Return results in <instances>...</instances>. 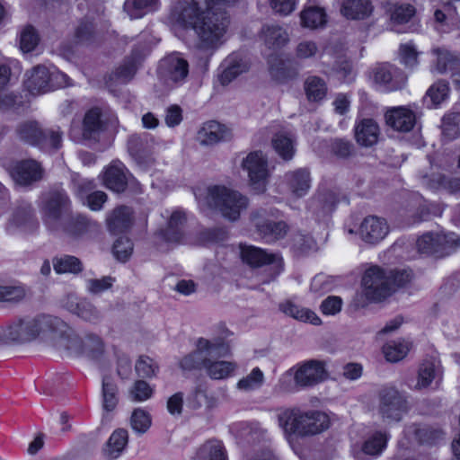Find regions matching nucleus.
<instances>
[{
    "label": "nucleus",
    "instance_id": "f257e3e1",
    "mask_svg": "<svg viewBox=\"0 0 460 460\" xmlns=\"http://www.w3.org/2000/svg\"><path fill=\"white\" fill-rule=\"evenodd\" d=\"M171 21L181 28L194 31L199 47L205 50L216 49L225 41L230 17L222 7L200 0L177 2L172 8Z\"/></svg>",
    "mask_w": 460,
    "mask_h": 460
},
{
    "label": "nucleus",
    "instance_id": "f03ea898",
    "mask_svg": "<svg viewBox=\"0 0 460 460\" xmlns=\"http://www.w3.org/2000/svg\"><path fill=\"white\" fill-rule=\"evenodd\" d=\"M230 347L224 339L199 338L195 349L182 357L179 362L183 371L203 370L213 380L227 378L235 369V364L221 360L230 354Z\"/></svg>",
    "mask_w": 460,
    "mask_h": 460
},
{
    "label": "nucleus",
    "instance_id": "7ed1b4c3",
    "mask_svg": "<svg viewBox=\"0 0 460 460\" xmlns=\"http://www.w3.org/2000/svg\"><path fill=\"white\" fill-rule=\"evenodd\" d=\"M59 326H63L59 317L52 314L18 318L9 325L0 327V344L25 343L37 338L49 340L51 329Z\"/></svg>",
    "mask_w": 460,
    "mask_h": 460
},
{
    "label": "nucleus",
    "instance_id": "20e7f679",
    "mask_svg": "<svg viewBox=\"0 0 460 460\" xmlns=\"http://www.w3.org/2000/svg\"><path fill=\"white\" fill-rule=\"evenodd\" d=\"M206 200L210 208L218 210L230 221L238 220L249 205L248 198L239 191L218 185L208 188Z\"/></svg>",
    "mask_w": 460,
    "mask_h": 460
},
{
    "label": "nucleus",
    "instance_id": "39448f33",
    "mask_svg": "<svg viewBox=\"0 0 460 460\" xmlns=\"http://www.w3.org/2000/svg\"><path fill=\"white\" fill-rule=\"evenodd\" d=\"M70 84L69 77L54 66L38 65L25 73L24 86L33 95L43 94Z\"/></svg>",
    "mask_w": 460,
    "mask_h": 460
},
{
    "label": "nucleus",
    "instance_id": "423d86ee",
    "mask_svg": "<svg viewBox=\"0 0 460 460\" xmlns=\"http://www.w3.org/2000/svg\"><path fill=\"white\" fill-rule=\"evenodd\" d=\"M71 201L62 189H53L41 197L43 220L53 230L59 227L63 217L69 214Z\"/></svg>",
    "mask_w": 460,
    "mask_h": 460
},
{
    "label": "nucleus",
    "instance_id": "0eeeda50",
    "mask_svg": "<svg viewBox=\"0 0 460 460\" xmlns=\"http://www.w3.org/2000/svg\"><path fill=\"white\" fill-rule=\"evenodd\" d=\"M117 124L118 118L110 109L91 108L85 112L83 119L82 137L84 140L97 141L101 133Z\"/></svg>",
    "mask_w": 460,
    "mask_h": 460
},
{
    "label": "nucleus",
    "instance_id": "6e6552de",
    "mask_svg": "<svg viewBox=\"0 0 460 460\" xmlns=\"http://www.w3.org/2000/svg\"><path fill=\"white\" fill-rule=\"evenodd\" d=\"M362 285L365 296L371 301H382L393 293L392 281L387 271L378 266L370 267L366 270Z\"/></svg>",
    "mask_w": 460,
    "mask_h": 460
},
{
    "label": "nucleus",
    "instance_id": "1a4fd4ad",
    "mask_svg": "<svg viewBox=\"0 0 460 460\" xmlns=\"http://www.w3.org/2000/svg\"><path fill=\"white\" fill-rule=\"evenodd\" d=\"M242 166L248 172L252 186L259 192H263L270 176L266 155L261 151L251 152L243 160Z\"/></svg>",
    "mask_w": 460,
    "mask_h": 460
},
{
    "label": "nucleus",
    "instance_id": "9d476101",
    "mask_svg": "<svg viewBox=\"0 0 460 460\" xmlns=\"http://www.w3.org/2000/svg\"><path fill=\"white\" fill-rule=\"evenodd\" d=\"M59 322L63 326L58 329H51L49 340L51 345L59 351H64L67 355H80L83 351V340L75 332V331L62 319Z\"/></svg>",
    "mask_w": 460,
    "mask_h": 460
},
{
    "label": "nucleus",
    "instance_id": "9b49d317",
    "mask_svg": "<svg viewBox=\"0 0 460 460\" xmlns=\"http://www.w3.org/2000/svg\"><path fill=\"white\" fill-rule=\"evenodd\" d=\"M380 412L389 421H399L407 411L404 397L393 387H384L380 393Z\"/></svg>",
    "mask_w": 460,
    "mask_h": 460
},
{
    "label": "nucleus",
    "instance_id": "f8f14e48",
    "mask_svg": "<svg viewBox=\"0 0 460 460\" xmlns=\"http://www.w3.org/2000/svg\"><path fill=\"white\" fill-rule=\"evenodd\" d=\"M327 376L324 364L313 359L297 367L294 374V381L300 387H310L325 380Z\"/></svg>",
    "mask_w": 460,
    "mask_h": 460
},
{
    "label": "nucleus",
    "instance_id": "ddd939ff",
    "mask_svg": "<svg viewBox=\"0 0 460 460\" xmlns=\"http://www.w3.org/2000/svg\"><path fill=\"white\" fill-rule=\"evenodd\" d=\"M389 433H373L362 443L351 445L350 453L355 460H369L370 457L380 456L386 448Z\"/></svg>",
    "mask_w": 460,
    "mask_h": 460
},
{
    "label": "nucleus",
    "instance_id": "4468645a",
    "mask_svg": "<svg viewBox=\"0 0 460 460\" xmlns=\"http://www.w3.org/2000/svg\"><path fill=\"white\" fill-rule=\"evenodd\" d=\"M159 74L167 83H181L189 75V63L180 54H171L161 60Z\"/></svg>",
    "mask_w": 460,
    "mask_h": 460
},
{
    "label": "nucleus",
    "instance_id": "2eb2a0df",
    "mask_svg": "<svg viewBox=\"0 0 460 460\" xmlns=\"http://www.w3.org/2000/svg\"><path fill=\"white\" fill-rule=\"evenodd\" d=\"M265 209H257L251 214V219L256 226L260 234L269 241H275L283 238L288 230L284 221H271L266 218Z\"/></svg>",
    "mask_w": 460,
    "mask_h": 460
},
{
    "label": "nucleus",
    "instance_id": "dca6fc26",
    "mask_svg": "<svg viewBox=\"0 0 460 460\" xmlns=\"http://www.w3.org/2000/svg\"><path fill=\"white\" fill-rule=\"evenodd\" d=\"M242 261L252 268H259L272 264L274 279L281 270L280 261L275 254L267 253L264 250L252 245H240Z\"/></svg>",
    "mask_w": 460,
    "mask_h": 460
},
{
    "label": "nucleus",
    "instance_id": "f3484780",
    "mask_svg": "<svg viewBox=\"0 0 460 460\" xmlns=\"http://www.w3.org/2000/svg\"><path fill=\"white\" fill-rule=\"evenodd\" d=\"M435 56L433 69L438 74L450 73L454 81L460 82V54L453 52L444 47H437L431 49Z\"/></svg>",
    "mask_w": 460,
    "mask_h": 460
},
{
    "label": "nucleus",
    "instance_id": "a211bd4d",
    "mask_svg": "<svg viewBox=\"0 0 460 460\" xmlns=\"http://www.w3.org/2000/svg\"><path fill=\"white\" fill-rule=\"evenodd\" d=\"M128 148L137 164L146 170L155 164L153 147L146 137L133 135L128 139Z\"/></svg>",
    "mask_w": 460,
    "mask_h": 460
},
{
    "label": "nucleus",
    "instance_id": "6ab92c4d",
    "mask_svg": "<svg viewBox=\"0 0 460 460\" xmlns=\"http://www.w3.org/2000/svg\"><path fill=\"white\" fill-rule=\"evenodd\" d=\"M65 307L83 321L93 324H97L102 319L101 311L87 299H78L73 296H68Z\"/></svg>",
    "mask_w": 460,
    "mask_h": 460
},
{
    "label": "nucleus",
    "instance_id": "aec40b11",
    "mask_svg": "<svg viewBox=\"0 0 460 460\" xmlns=\"http://www.w3.org/2000/svg\"><path fill=\"white\" fill-rule=\"evenodd\" d=\"M373 74L375 83L385 86L388 91L402 89L407 80L406 75L401 70L390 65L376 66Z\"/></svg>",
    "mask_w": 460,
    "mask_h": 460
},
{
    "label": "nucleus",
    "instance_id": "412c9836",
    "mask_svg": "<svg viewBox=\"0 0 460 460\" xmlns=\"http://www.w3.org/2000/svg\"><path fill=\"white\" fill-rule=\"evenodd\" d=\"M389 227L385 218L368 216L364 218L359 226L361 239L368 243H376L388 234Z\"/></svg>",
    "mask_w": 460,
    "mask_h": 460
},
{
    "label": "nucleus",
    "instance_id": "4be33fe9",
    "mask_svg": "<svg viewBox=\"0 0 460 460\" xmlns=\"http://www.w3.org/2000/svg\"><path fill=\"white\" fill-rule=\"evenodd\" d=\"M232 130L217 121L206 122L198 131L197 139L202 146H212L232 138Z\"/></svg>",
    "mask_w": 460,
    "mask_h": 460
},
{
    "label": "nucleus",
    "instance_id": "5701e85b",
    "mask_svg": "<svg viewBox=\"0 0 460 460\" xmlns=\"http://www.w3.org/2000/svg\"><path fill=\"white\" fill-rule=\"evenodd\" d=\"M385 119L389 127L400 132L411 131L416 122L414 112L404 106L388 109L385 114Z\"/></svg>",
    "mask_w": 460,
    "mask_h": 460
},
{
    "label": "nucleus",
    "instance_id": "b1692460",
    "mask_svg": "<svg viewBox=\"0 0 460 460\" xmlns=\"http://www.w3.org/2000/svg\"><path fill=\"white\" fill-rule=\"evenodd\" d=\"M42 168L34 160H25L17 163L12 169L13 179L20 185H28L42 178Z\"/></svg>",
    "mask_w": 460,
    "mask_h": 460
},
{
    "label": "nucleus",
    "instance_id": "393cba45",
    "mask_svg": "<svg viewBox=\"0 0 460 460\" xmlns=\"http://www.w3.org/2000/svg\"><path fill=\"white\" fill-rule=\"evenodd\" d=\"M441 379L442 369L439 361L433 358L424 359L419 367L415 389L428 388L433 382L438 385Z\"/></svg>",
    "mask_w": 460,
    "mask_h": 460
},
{
    "label": "nucleus",
    "instance_id": "a878e982",
    "mask_svg": "<svg viewBox=\"0 0 460 460\" xmlns=\"http://www.w3.org/2000/svg\"><path fill=\"white\" fill-rule=\"evenodd\" d=\"M43 130L39 121L26 119L16 125L14 134L19 141L38 147L40 137H43Z\"/></svg>",
    "mask_w": 460,
    "mask_h": 460
},
{
    "label": "nucleus",
    "instance_id": "bb28decb",
    "mask_svg": "<svg viewBox=\"0 0 460 460\" xmlns=\"http://www.w3.org/2000/svg\"><path fill=\"white\" fill-rule=\"evenodd\" d=\"M285 181L289 191L296 198L306 195L311 187L310 172L304 168L288 172Z\"/></svg>",
    "mask_w": 460,
    "mask_h": 460
},
{
    "label": "nucleus",
    "instance_id": "cd10ccee",
    "mask_svg": "<svg viewBox=\"0 0 460 460\" xmlns=\"http://www.w3.org/2000/svg\"><path fill=\"white\" fill-rule=\"evenodd\" d=\"M125 170L126 169L121 163H112L104 172V185L114 192H123L128 185V178L126 176Z\"/></svg>",
    "mask_w": 460,
    "mask_h": 460
},
{
    "label": "nucleus",
    "instance_id": "c85d7f7f",
    "mask_svg": "<svg viewBox=\"0 0 460 460\" xmlns=\"http://www.w3.org/2000/svg\"><path fill=\"white\" fill-rule=\"evenodd\" d=\"M107 227L114 234L127 231L132 225V211L128 207L115 208L107 217Z\"/></svg>",
    "mask_w": 460,
    "mask_h": 460
},
{
    "label": "nucleus",
    "instance_id": "c756f323",
    "mask_svg": "<svg viewBox=\"0 0 460 460\" xmlns=\"http://www.w3.org/2000/svg\"><path fill=\"white\" fill-rule=\"evenodd\" d=\"M186 217L183 212L175 210L172 213L165 228L159 234L169 243H180L183 237Z\"/></svg>",
    "mask_w": 460,
    "mask_h": 460
},
{
    "label": "nucleus",
    "instance_id": "7c9ffc66",
    "mask_svg": "<svg viewBox=\"0 0 460 460\" xmlns=\"http://www.w3.org/2000/svg\"><path fill=\"white\" fill-rule=\"evenodd\" d=\"M300 24L309 30L323 28L327 23L325 10L318 5H305L300 12Z\"/></svg>",
    "mask_w": 460,
    "mask_h": 460
},
{
    "label": "nucleus",
    "instance_id": "2f4dec72",
    "mask_svg": "<svg viewBox=\"0 0 460 460\" xmlns=\"http://www.w3.org/2000/svg\"><path fill=\"white\" fill-rule=\"evenodd\" d=\"M380 130L377 123L372 119H363L355 128L357 142L363 146H371L378 140Z\"/></svg>",
    "mask_w": 460,
    "mask_h": 460
},
{
    "label": "nucleus",
    "instance_id": "473e14b6",
    "mask_svg": "<svg viewBox=\"0 0 460 460\" xmlns=\"http://www.w3.org/2000/svg\"><path fill=\"white\" fill-rule=\"evenodd\" d=\"M305 412L298 409H285L278 414L279 427L284 431H305Z\"/></svg>",
    "mask_w": 460,
    "mask_h": 460
},
{
    "label": "nucleus",
    "instance_id": "72a5a7b5",
    "mask_svg": "<svg viewBox=\"0 0 460 460\" xmlns=\"http://www.w3.org/2000/svg\"><path fill=\"white\" fill-rule=\"evenodd\" d=\"M372 10L369 0H344L341 13L347 19L363 20L371 14Z\"/></svg>",
    "mask_w": 460,
    "mask_h": 460
},
{
    "label": "nucleus",
    "instance_id": "f704fd0d",
    "mask_svg": "<svg viewBox=\"0 0 460 460\" xmlns=\"http://www.w3.org/2000/svg\"><path fill=\"white\" fill-rule=\"evenodd\" d=\"M193 460H228V458L223 442L209 439L198 448Z\"/></svg>",
    "mask_w": 460,
    "mask_h": 460
},
{
    "label": "nucleus",
    "instance_id": "c9c22d12",
    "mask_svg": "<svg viewBox=\"0 0 460 460\" xmlns=\"http://www.w3.org/2000/svg\"><path fill=\"white\" fill-rule=\"evenodd\" d=\"M261 39L270 49H280L289 41L286 29L277 24L265 25L261 29Z\"/></svg>",
    "mask_w": 460,
    "mask_h": 460
},
{
    "label": "nucleus",
    "instance_id": "e433bc0d",
    "mask_svg": "<svg viewBox=\"0 0 460 460\" xmlns=\"http://www.w3.org/2000/svg\"><path fill=\"white\" fill-rule=\"evenodd\" d=\"M295 139L284 132L276 133L271 145L275 152L285 161H290L296 153Z\"/></svg>",
    "mask_w": 460,
    "mask_h": 460
},
{
    "label": "nucleus",
    "instance_id": "4c0bfd02",
    "mask_svg": "<svg viewBox=\"0 0 460 460\" xmlns=\"http://www.w3.org/2000/svg\"><path fill=\"white\" fill-rule=\"evenodd\" d=\"M102 408L106 411H112L119 402V389L111 376H104L102 383Z\"/></svg>",
    "mask_w": 460,
    "mask_h": 460
},
{
    "label": "nucleus",
    "instance_id": "58836bf2",
    "mask_svg": "<svg viewBox=\"0 0 460 460\" xmlns=\"http://www.w3.org/2000/svg\"><path fill=\"white\" fill-rule=\"evenodd\" d=\"M281 310L288 316L301 321L305 323H310L314 325H320L322 323L321 319L317 316V314L308 309L293 304L291 302H287L281 305Z\"/></svg>",
    "mask_w": 460,
    "mask_h": 460
},
{
    "label": "nucleus",
    "instance_id": "ea45409f",
    "mask_svg": "<svg viewBox=\"0 0 460 460\" xmlns=\"http://www.w3.org/2000/svg\"><path fill=\"white\" fill-rule=\"evenodd\" d=\"M60 225L66 234L73 236H80L96 226L94 222L82 215L71 217Z\"/></svg>",
    "mask_w": 460,
    "mask_h": 460
},
{
    "label": "nucleus",
    "instance_id": "a19ab883",
    "mask_svg": "<svg viewBox=\"0 0 460 460\" xmlns=\"http://www.w3.org/2000/svg\"><path fill=\"white\" fill-rule=\"evenodd\" d=\"M53 269L58 274H78L83 271L82 261L73 255H62L52 260Z\"/></svg>",
    "mask_w": 460,
    "mask_h": 460
},
{
    "label": "nucleus",
    "instance_id": "79ce46f5",
    "mask_svg": "<svg viewBox=\"0 0 460 460\" xmlns=\"http://www.w3.org/2000/svg\"><path fill=\"white\" fill-rule=\"evenodd\" d=\"M269 70L271 77L279 83L293 79L296 75L293 68L277 56H272L269 59Z\"/></svg>",
    "mask_w": 460,
    "mask_h": 460
},
{
    "label": "nucleus",
    "instance_id": "37998d69",
    "mask_svg": "<svg viewBox=\"0 0 460 460\" xmlns=\"http://www.w3.org/2000/svg\"><path fill=\"white\" fill-rule=\"evenodd\" d=\"M305 431H324L331 428L332 419L323 411H311L305 412Z\"/></svg>",
    "mask_w": 460,
    "mask_h": 460
},
{
    "label": "nucleus",
    "instance_id": "c03bdc74",
    "mask_svg": "<svg viewBox=\"0 0 460 460\" xmlns=\"http://www.w3.org/2000/svg\"><path fill=\"white\" fill-rule=\"evenodd\" d=\"M39 142L38 147L47 152H57L62 147L63 132L59 128L43 130V137Z\"/></svg>",
    "mask_w": 460,
    "mask_h": 460
},
{
    "label": "nucleus",
    "instance_id": "a18cd8bd",
    "mask_svg": "<svg viewBox=\"0 0 460 460\" xmlns=\"http://www.w3.org/2000/svg\"><path fill=\"white\" fill-rule=\"evenodd\" d=\"M188 404L192 409H199L205 407L213 409L217 405V399L206 389L198 386L188 399Z\"/></svg>",
    "mask_w": 460,
    "mask_h": 460
},
{
    "label": "nucleus",
    "instance_id": "49530a36",
    "mask_svg": "<svg viewBox=\"0 0 460 460\" xmlns=\"http://www.w3.org/2000/svg\"><path fill=\"white\" fill-rule=\"evenodd\" d=\"M33 210L29 203H22L13 211L9 220L7 229L14 231L26 226L32 218Z\"/></svg>",
    "mask_w": 460,
    "mask_h": 460
},
{
    "label": "nucleus",
    "instance_id": "de8ad7c7",
    "mask_svg": "<svg viewBox=\"0 0 460 460\" xmlns=\"http://www.w3.org/2000/svg\"><path fill=\"white\" fill-rule=\"evenodd\" d=\"M159 0H127L124 10L132 19L142 17L147 12L155 10Z\"/></svg>",
    "mask_w": 460,
    "mask_h": 460
},
{
    "label": "nucleus",
    "instance_id": "09e8293b",
    "mask_svg": "<svg viewBox=\"0 0 460 460\" xmlns=\"http://www.w3.org/2000/svg\"><path fill=\"white\" fill-rule=\"evenodd\" d=\"M128 433H111L103 447V455L110 459H116L128 444Z\"/></svg>",
    "mask_w": 460,
    "mask_h": 460
},
{
    "label": "nucleus",
    "instance_id": "8fccbe9b",
    "mask_svg": "<svg viewBox=\"0 0 460 460\" xmlns=\"http://www.w3.org/2000/svg\"><path fill=\"white\" fill-rule=\"evenodd\" d=\"M263 383L264 374L259 367H254L250 374L237 382L236 388L239 391L249 393L261 388Z\"/></svg>",
    "mask_w": 460,
    "mask_h": 460
},
{
    "label": "nucleus",
    "instance_id": "3c124183",
    "mask_svg": "<svg viewBox=\"0 0 460 460\" xmlns=\"http://www.w3.org/2000/svg\"><path fill=\"white\" fill-rule=\"evenodd\" d=\"M410 349L409 342L405 341H393L383 347V353L390 362H398L402 359Z\"/></svg>",
    "mask_w": 460,
    "mask_h": 460
},
{
    "label": "nucleus",
    "instance_id": "603ef678",
    "mask_svg": "<svg viewBox=\"0 0 460 460\" xmlns=\"http://www.w3.org/2000/svg\"><path fill=\"white\" fill-rule=\"evenodd\" d=\"M95 39V27L92 21L82 19L75 28L74 40L77 44H90Z\"/></svg>",
    "mask_w": 460,
    "mask_h": 460
},
{
    "label": "nucleus",
    "instance_id": "864d4df0",
    "mask_svg": "<svg viewBox=\"0 0 460 460\" xmlns=\"http://www.w3.org/2000/svg\"><path fill=\"white\" fill-rule=\"evenodd\" d=\"M305 89L307 98L314 102L323 100L327 93L325 82L318 76L308 77L305 83Z\"/></svg>",
    "mask_w": 460,
    "mask_h": 460
},
{
    "label": "nucleus",
    "instance_id": "5fc2aeb1",
    "mask_svg": "<svg viewBox=\"0 0 460 460\" xmlns=\"http://www.w3.org/2000/svg\"><path fill=\"white\" fill-rule=\"evenodd\" d=\"M460 247V238L454 233L438 234V257L448 255Z\"/></svg>",
    "mask_w": 460,
    "mask_h": 460
},
{
    "label": "nucleus",
    "instance_id": "6e6d98bb",
    "mask_svg": "<svg viewBox=\"0 0 460 460\" xmlns=\"http://www.w3.org/2000/svg\"><path fill=\"white\" fill-rule=\"evenodd\" d=\"M442 131L445 137L454 139L460 136V113L449 112L443 117Z\"/></svg>",
    "mask_w": 460,
    "mask_h": 460
},
{
    "label": "nucleus",
    "instance_id": "4d7b16f0",
    "mask_svg": "<svg viewBox=\"0 0 460 460\" xmlns=\"http://www.w3.org/2000/svg\"><path fill=\"white\" fill-rule=\"evenodd\" d=\"M449 92V86L446 81L439 80L434 83L427 91L426 98H429L431 105H438L444 102Z\"/></svg>",
    "mask_w": 460,
    "mask_h": 460
},
{
    "label": "nucleus",
    "instance_id": "13d9d810",
    "mask_svg": "<svg viewBox=\"0 0 460 460\" xmlns=\"http://www.w3.org/2000/svg\"><path fill=\"white\" fill-rule=\"evenodd\" d=\"M390 12L393 24H402L408 22L414 15L415 8L409 4H394Z\"/></svg>",
    "mask_w": 460,
    "mask_h": 460
},
{
    "label": "nucleus",
    "instance_id": "bf43d9fd",
    "mask_svg": "<svg viewBox=\"0 0 460 460\" xmlns=\"http://www.w3.org/2000/svg\"><path fill=\"white\" fill-rule=\"evenodd\" d=\"M158 365L148 356L142 355L138 358L135 365V370L138 376L150 378L156 375Z\"/></svg>",
    "mask_w": 460,
    "mask_h": 460
},
{
    "label": "nucleus",
    "instance_id": "052dcab7",
    "mask_svg": "<svg viewBox=\"0 0 460 460\" xmlns=\"http://www.w3.org/2000/svg\"><path fill=\"white\" fill-rule=\"evenodd\" d=\"M320 53L318 44L311 40H304L297 43L295 49V57L297 59H309Z\"/></svg>",
    "mask_w": 460,
    "mask_h": 460
},
{
    "label": "nucleus",
    "instance_id": "680f3d73",
    "mask_svg": "<svg viewBox=\"0 0 460 460\" xmlns=\"http://www.w3.org/2000/svg\"><path fill=\"white\" fill-rule=\"evenodd\" d=\"M247 70V66L241 61H228L226 68L219 76L222 84H228L236 76Z\"/></svg>",
    "mask_w": 460,
    "mask_h": 460
},
{
    "label": "nucleus",
    "instance_id": "e2e57ef3",
    "mask_svg": "<svg viewBox=\"0 0 460 460\" xmlns=\"http://www.w3.org/2000/svg\"><path fill=\"white\" fill-rule=\"evenodd\" d=\"M438 234L427 233L421 235L417 241L419 252L438 256Z\"/></svg>",
    "mask_w": 460,
    "mask_h": 460
},
{
    "label": "nucleus",
    "instance_id": "0e129e2a",
    "mask_svg": "<svg viewBox=\"0 0 460 460\" xmlns=\"http://www.w3.org/2000/svg\"><path fill=\"white\" fill-rule=\"evenodd\" d=\"M103 351V343L101 338L95 334H88L83 340L82 354H87L89 357L97 358Z\"/></svg>",
    "mask_w": 460,
    "mask_h": 460
},
{
    "label": "nucleus",
    "instance_id": "69168bd1",
    "mask_svg": "<svg viewBox=\"0 0 460 460\" xmlns=\"http://www.w3.org/2000/svg\"><path fill=\"white\" fill-rule=\"evenodd\" d=\"M40 40L36 30L32 26H27L21 33L20 46L23 52L32 51Z\"/></svg>",
    "mask_w": 460,
    "mask_h": 460
},
{
    "label": "nucleus",
    "instance_id": "338daca9",
    "mask_svg": "<svg viewBox=\"0 0 460 460\" xmlns=\"http://www.w3.org/2000/svg\"><path fill=\"white\" fill-rule=\"evenodd\" d=\"M153 394V389L144 380L136 381L129 390V397L135 402H143L149 399Z\"/></svg>",
    "mask_w": 460,
    "mask_h": 460
},
{
    "label": "nucleus",
    "instance_id": "774afa93",
    "mask_svg": "<svg viewBox=\"0 0 460 460\" xmlns=\"http://www.w3.org/2000/svg\"><path fill=\"white\" fill-rule=\"evenodd\" d=\"M131 427L135 431H146L152 424L150 414L142 410L136 409L130 418Z\"/></svg>",
    "mask_w": 460,
    "mask_h": 460
}]
</instances>
